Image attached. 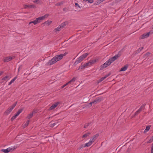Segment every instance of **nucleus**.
<instances>
[{
	"label": "nucleus",
	"mask_w": 153,
	"mask_h": 153,
	"mask_svg": "<svg viewBox=\"0 0 153 153\" xmlns=\"http://www.w3.org/2000/svg\"><path fill=\"white\" fill-rule=\"evenodd\" d=\"M67 24V22H65L62 23L60 25H59L57 28L54 29V31L55 32H56L57 31H60Z\"/></svg>",
	"instance_id": "20e7f679"
},
{
	"label": "nucleus",
	"mask_w": 153,
	"mask_h": 153,
	"mask_svg": "<svg viewBox=\"0 0 153 153\" xmlns=\"http://www.w3.org/2000/svg\"><path fill=\"white\" fill-rule=\"evenodd\" d=\"M92 144V143L91 142V141H89L88 143H85V146L88 147L90 146Z\"/></svg>",
	"instance_id": "412c9836"
},
{
	"label": "nucleus",
	"mask_w": 153,
	"mask_h": 153,
	"mask_svg": "<svg viewBox=\"0 0 153 153\" xmlns=\"http://www.w3.org/2000/svg\"><path fill=\"white\" fill-rule=\"evenodd\" d=\"M75 5L76 7H79L80 8H81L80 6L79 5V4L77 3H75Z\"/></svg>",
	"instance_id": "4c0bfd02"
},
{
	"label": "nucleus",
	"mask_w": 153,
	"mask_h": 153,
	"mask_svg": "<svg viewBox=\"0 0 153 153\" xmlns=\"http://www.w3.org/2000/svg\"><path fill=\"white\" fill-rule=\"evenodd\" d=\"M86 147L85 146V145L84 144H82L81 145L80 147L78 149H82L83 148H85Z\"/></svg>",
	"instance_id": "c85d7f7f"
},
{
	"label": "nucleus",
	"mask_w": 153,
	"mask_h": 153,
	"mask_svg": "<svg viewBox=\"0 0 153 153\" xmlns=\"http://www.w3.org/2000/svg\"><path fill=\"white\" fill-rule=\"evenodd\" d=\"M48 16V14H46L38 18H36L35 19H45L47 18Z\"/></svg>",
	"instance_id": "f8f14e48"
},
{
	"label": "nucleus",
	"mask_w": 153,
	"mask_h": 153,
	"mask_svg": "<svg viewBox=\"0 0 153 153\" xmlns=\"http://www.w3.org/2000/svg\"><path fill=\"white\" fill-rule=\"evenodd\" d=\"M91 134L90 132H88L85 134H84L82 137V138H86L89 135Z\"/></svg>",
	"instance_id": "a211bd4d"
},
{
	"label": "nucleus",
	"mask_w": 153,
	"mask_h": 153,
	"mask_svg": "<svg viewBox=\"0 0 153 153\" xmlns=\"http://www.w3.org/2000/svg\"><path fill=\"white\" fill-rule=\"evenodd\" d=\"M68 85V83H66L65 84H64V85H62V86L61 87V88H64V87H65V86H66V85Z\"/></svg>",
	"instance_id": "a19ab883"
},
{
	"label": "nucleus",
	"mask_w": 153,
	"mask_h": 153,
	"mask_svg": "<svg viewBox=\"0 0 153 153\" xmlns=\"http://www.w3.org/2000/svg\"><path fill=\"white\" fill-rule=\"evenodd\" d=\"M150 54V53H149V52H148V53H146V54H145V55L146 56H149Z\"/></svg>",
	"instance_id": "49530a36"
},
{
	"label": "nucleus",
	"mask_w": 153,
	"mask_h": 153,
	"mask_svg": "<svg viewBox=\"0 0 153 153\" xmlns=\"http://www.w3.org/2000/svg\"><path fill=\"white\" fill-rule=\"evenodd\" d=\"M52 122L51 121L50 123H49V126L50 127H51L52 128H53L54 127V126H55L57 123L58 122H56L55 123H52Z\"/></svg>",
	"instance_id": "2eb2a0df"
},
{
	"label": "nucleus",
	"mask_w": 153,
	"mask_h": 153,
	"mask_svg": "<svg viewBox=\"0 0 153 153\" xmlns=\"http://www.w3.org/2000/svg\"><path fill=\"white\" fill-rule=\"evenodd\" d=\"M92 103H92V102H91L90 103V104H92Z\"/></svg>",
	"instance_id": "6e6d98bb"
},
{
	"label": "nucleus",
	"mask_w": 153,
	"mask_h": 153,
	"mask_svg": "<svg viewBox=\"0 0 153 153\" xmlns=\"http://www.w3.org/2000/svg\"><path fill=\"white\" fill-rule=\"evenodd\" d=\"M143 47H142L141 48H139L137 51V53H139L140 52V51H141L143 49Z\"/></svg>",
	"instance_id": "cd10ccee"
},
{
	"label": "nucleus",
	"mask_w": 153,
	"mask_h": 153,
	"mask_svg": "<svg viewBox=\"0 0 153 153\" xmlns=\"http://www.w3.org/2000/svg\"><path fill=\"white\" fill-rule=\"evenodd\" d=\"M120 1H121V0H120Z\"/></svg>",
	"instance_id": "13d9d810"
},
{
	"label": "nucleus",
	"mask_w": 153,
	"mask_h": 153,
	"mask_svg": "<svg viewBox=\"0 0 153 153\" xmlns=\"http://www.w3.org/2000/svg\"><path fill=\"white\" fill-rule=\"evenodd\" d=\"M14 107V105L11 106V107L8 108V109L4 112V114L7 115L9 114L13 109Z\"/></svg>",
	"instance_id": "6e6552de"
},
{
	"label": "nucleus",
	"mask_w": 153,
	"mask_h": 153,
	"mask_svg": "<svg viewBox=\"0 0 153 153\" xmlns=\"http://www.w3.org/2000/svg\"><path fill=\"white\" fill-rule=\"evenodd\" d=\"M137 111L139 113H140L141 111V110H140L139 109Z\"/></svg>",
	"instance_id": "8fccbe9b"
},
{
	"label": "nucleus",
	"mask_w": 153,
	"mask_h": 153,
	"mask_svg": "<svg viewBox=\"0 0 153 153\" xmlns=\"http://www.w3.org/2000/svg\"><path fill=\"white\" fill-rule=\"evenodd\" d=\"M35 20L33 22H29V24L31 23H33L34 25H36L37 23L40 22V20Z\"/></svg>",
	"instance_id": "4468645a"
},
{
	"label": "nucleus",
	"mask_w": 153,
	"mask_h": 153,
	"mask_svg": "<svg viewBox=\"0 0 153 153\" xmlns=\"http://www.w3.org/2000/svg\"><path fill=\"white\" fill-rule=\"evenodd\" d=\"M33 114L32 113L30 114H29V119L32 117Z\"/></svg>",
	"instance_id": "c03bdc74"
},
{
	"label": "nucleus",
	"mask_w": 153,
	"mask_h": 153,
	"mask_svg": "<svg viewBox=\"0 0 153 153\" xmlns=\"http://www.w3.org/2000/svg\"><path fill=\"white\" fill-rule=\"evenodd\" d=\"M153 141V138L152 137L149 140L148 142V143H152Z\"/></svg>",
	"instance_id": "f704fd0d"
},
{
	"label": "nucleus",
	"mask_w": 153,
	"mask_h": 153,
	"mask_svg": "<svg viewBox=\"0 0 153 153\" xmlns=\"http://www.w3.org/2000/svg\"><path fill=\"white\" fill-rule=\"evenodd\" d=\"M85 65V67H87L88 66H90V64L89 63V62H87L85 64H84Z\"/></svg>",
	"instance_id": "58836bf2"
},
{
	"label": "nucleus",
	"mask_w": 153,
	"mask_h": 153,
	"mask_svg": "<svg viewBox=\"0 0 153 153\" xmlns=\"http://www.w3.org/2000/svg\"><path fill=\"white\" fill-rule=\"evenodd\" d=\"M110 75V74H108L105 75L104 76L102 77L103 80L105 79L108 76Z\"/></svg>",
	"instance_id": "a878e982"
},
{
	"label": "nucleus",
	"mask_w": 153,
	"mask_h": 153,
	"mask_svg": "<svg viewBox=\"0 0 153 153\" xmlns=\"http://www.w3.org/2000/svg\"><path fill=\"white\" fill-rule=\"evenodd\" d=\"M9 76H6L2 78V80L3 81L2 82L5 81H7V80H9Z\"/></svg>",
	"instance_id": "ddd939ff"
},
{
	"label": "nucleus",
	"mask_w": 153,
	"mask_h": 153,
	"mask_svg": "<svg viewBox=\"0 0 153 153\" xmlns=\"http://www.w3.org/2000/svg\"><path fill=\"white\" fill-rule=\"evenodd\" d=\"M33 2L34 3H36L39 4V3L40 1L39 0H35L33 1Z\"/></svg>",
	"instance_id": "72a5a7b5"
},
{
	"label": "nucleus",
	"mask_w": 153,
	"mask_h": 153,
	"mask_svg": "<svg viewBox=\"0 0 153 153\" xmlns=\"http://www.w3.org/2000/svg\"><path fill=\"white\" fill-rule=\"evenodd\" d=\"M104 0H100V1L101 2H102L103 1H104Z\"/></svg>",
	"instance_id": "5fc2aeb1"
},
{
	"label": "nucleus",
	"mask_w": 153,
	"mask_h": 153,
	"mask_svg": "<svg viewBox=\"0 0 153 153\" xmlns=\"http://www.w3.org/2000/svg\"><path fill=\"white\" fill-rule=\"evenodd\" d=\"M37 110H34L33 111L32 113H33V114H34L36 113H37Z\"/></svg>",
	"instance_id": "79ce46f5"
},
{
	"label": "nucleus",
	"mask_w": 153,
	"mask_h": 153,
	"mask_svg": "<svg viewBox=\"0 0 153 153\" xmlns=\"http://www.w3.org/2000/svg\"><path fill=\"white\" fill-rule=\"evenodd\" d=\"M60 103L59 102H58L53 105L49 108V110H51L56 107Z\"/></svg>",
	"instance_id": "9b49d317"
},
{
	"label": "nucleus",
	"mask_w": 153,
	"mask_h": 153,
	"mask_svg": "<svg viewBox=\"0 0 153 153\" xmlns=\"http://www.w3.org/2000/svg\"><path fill=\"white\" fill-rule=\"evenodd\" d=\"M17 102H15L14 104H13L12 106H13V105H14V107H13V108H15V106H16V104H17Z\"/></svg>",
	"instance_id": "de8ad7c7"
},
{
	"label": "nucleus",
	"mask_w": 153,
	"mask_h": 153,
	"mask_svg": "<svg viewBox=\"0 0 153 153\" xmlns=\"http://www.w3.org/2000/svg\"><path fill=\"white\" fill-rule=\"evenodd\" d=\"M85 65H83L82 66H80L79 68V69H83V68H84L85 67Z\"/></svg>",
	"instance_id": "c9c22d12"
},
{
	"label": "nucleus",
	"mask_w": 153,
	"mask_h": 153,
	"mask_svg": "<svg viewBox=\"0 0 153 153\" xmlns=\"http://www.w3.org/2000/svg\"><path fill=\"white\" fill-rule=\"evenodd\" d=\"M122 50V49L117 54L115 55L114 56L110 58L105 62L101 65L100 67V70H102L107 66L110 65L114 61L120 57L121 55V51Z\"/></svg>",
	"instance_id": "f257e3e1"
},
{
	"label": "nucleus",
	"mask_w": 153,
	"mask_h": 153,
	"mask_svg": "<svg viewBox=\"0 0 153 153\" xmlns=\"http://www.w3.org/2000/svg\"><path fill=\"white\" fill-rule=\"evenodd\" d=\"M63 4V2L61 1L60 2H58L55 5L56 6H59Z\"/></svg>",
	"instance_id": "bb28decb"
},
{
	"label": "nucleus",
	"mask_w": 153,
	"mask_h": 153,
	"mask_svg": "<svg viewBox=\"0 0 153 153\" xmlns=\"http://www.w3.org/2000/svg\"><path fill=\"white\" fill-rule=\"evenodd\" d=\"M150 128V126H147L146 127V129H145V130L144 131V132H146L148 131L149 130Z\"/></svg>",
	"instance_id": "b1692460"
},
{
	"label": "nucleus",
	"mask_w": 153,
	"mask_h": 153,
	"mask_svg": "<svg viewBox=\"0 0 153 153\" xmlns=\"http://www.w3.org/2000/svg\"><path fill=\"white\" fill-rule=\"evenodd\" d=\"M36 7V6L33 4L29 5V8H35Z\"/></svg>",
	"instance_id": "7c9ffc66"
},
{
	"label": "nucleus",
	"mask_w": 153,
	"mask_h": 153,
	"mask_svg": "<svg viewBox=\"0 0 153 153\" xmlns=\"http://www.w3.org/2000/svg\"><path fill=\"white\" fill-rule=\"evenodd\" d=\"M103 100V97H100L96 98L95 100L92 102L93 104H95L101 102Z\"/></svg>",
	"instance_id": "39448f33"
},
{
	"label": "nucleus",
	"mask_w": 153,
	"mask_h": 153,
	"mask_svg": "<svg viewBox=\"0 0 153 153\" xmlns=\"http://www.w3.org/2000/svg\"><path fill=\"white\" fill-rule=\"evenodd\" d=\"M146 105V104H143L140 108H139L141 111L143 110H144L145 108V106Z\"/></svg>",
	"instance_id": "aec40b11"
},
{
	"label": "nucleus",
	"mask_w": 153,
	"mask_h": 153,
	"mask_svg": "<svg viewBox=\"0 0 153 153\" xmlns=\"http://www.w3.org/2000/svg\"><path fill=\"white\" fill-rule=\"evenodd\" d=\"M89 123H85L84 125V128H86L88 127V126L89 125Z\"/></svg>",
	"instance_id": "e433bc0d"
},
{
	"label": "nucleus",
	"mask_w": 153,
	"mask_h": 153,
	"mask_svg": "<svg viewBox=\"0 0 153 153\" xmlns=\"http://www.w3.org/2000/svg\"><path fill=\"white\" fill-rule=\"evenodd\" d=\"M66 8H63V10L64 11H66Z\"/></svg>",
	"instance_id": "864d4df0"
},
{
	"label": "nucleus",
	"mask_w": 153,
	"mask_h": 153,
	"mask_svg": "<svg viewBox=\"0 0 153 153\" xmlns=\"http://www.w3.org/2000/svg\"><path fill=\"white\" fill-rule=\"evenodd\" d=\"M52 22V21H49L45 22V25H49Z\"/></svg>",
	"instance_id": "4be33fe9"
},
{
	"label": "nucleus",
	"mask_w": 153,
	"mask_h": 153,
	"mask_svg": "<svg viewBox=\"0 0 153 153\" xmlns=\"http://www.w3.org/2000/svg\"><path fill=\"white\" fill-rule=\"evenodd\" d=\"M99 134H97L94 135L93 136L90 140V141H91V142L93 143L97 139L99 136Z\"/></svg>",
	"instance_id": "1a4fd4ad"
},
{
	"label": "nucleus",
	"mask_w": 153,
	"mask_h": 153,
	"mask_svg": "<svg viewBox=\"0 0 153 153\" xmlns=\"http://www.w3.org/2000/svg\"><path fill=\"white\" fill-rule=\"evenodd\" d=\"M17 116L15 115L12 117L11 118V121H13V120L15 119Z\"/></svg>",
	"instance_id": "473e14b6"
},
{
	"label": "nucleus",
	"mask_w": 153,
	"mask_h": 153,
	"mask_svg": "<svg viewBox=\"0 0 153 153\" xmlns=\"http://www.w3.org/2000/svg\"><path fill=\"white\" fill-rule=\"evenodd\" d=\"M17 76L14 77L10 81L12 83H13L15 80L17 79Z\"/></svg>",
	"instance_id": "2f4dec72"
},
{
	"label": "nucleus",
	"mask_w": 153,
	"mask_h": 153,
	"mask_svg": "<svg viewBox=\"0 0 153 153\" xmlns=\"http://www.w3.org/2000/svg\"><path fill=\"white\" fill-rule=\"evenodd\" d=\"M23 110V109H21L19 110L15 115L17 117L22 111Z\"/></svg>",
	"instance_id": "6ab92c4d"
},
{
	"label": "nucleus",
	"mask_w": 153,
	"mask_h": 153,
	"mask_svg": "<svg viewBox=\"0 0 153 153\" xmlns=\"http://www.w3.org/2000/svg\"><path fill=\"white\" fill-rule=\"evenodd\" d=\"M84 1H88V3H92L94 1L93 0H83Z\"/></svg>",
	"instance_id": "393cba45"
},
{
	"label": "nucleus",
	"mask_w": 153,
	"mask_h": 153,
	"mask_svg": "<svg viewBox=\"0 0 153 153\" xmlns=\"http://www.w3.org/2000/svg\"><path fill=\"white\" fill-rule=\"evenodd\" d=\"M128 67V66L127 65H125L123 67H122L121 70H120V71H126Z\"/></svg>",
	"instance_id": "dca6fc26"
},
{
	"label": "nucleus",
	"mask_w": 153,
	"mask_h": 153,
	"mask_svg": "<svg viewBox=\"0 0 153 153\" xmlns=\"http://www.w3.org/2000/svg\"><path fill=\"white\" fill-rule=\"evenodd\" d=\"M28 7V5H25V8H27Z\"/></svg>",
	"instance_id": "603ef678"
},
{
	"label": "nucleus",
	"mask_w": 153,
	"mask_h": 153,
	"mask_svg": "<svg viewBox=\"0 0 153 153\" xmlns=\"http://www.w3.org/2000/svg\"><path fill=\"white\" fill-rule=\"evenodd\" d=\"M103 80L102 79V78H101L100 79H99L98 80V83H100V82H101Z\"/></svg>",
	"instance_id": "37998d69"
},
{
	"label": "nucleus",
	"mask_w": 153,
	"mask_h": 153,
	"mask_svg": "<svg viewBox=\"0 0 153 153\" xmlns=\"http://www.w3.org/2000/svg\"><path fill=\"white\" fill-rule=\"evenodd\" d=\"M15 56H8L5 58L4 59V62H8L12 59L15 58Z\"/></svg>",
	"instance_id": "423d86ee"
},
{
	"label": "nucleus",
	"mask_w": 153,
	"mask_h": 153,
	"mask_svg": "<svg viewBox=\"0 0 153 153\" xmlns=\"http://www.w3.org/2000/svg\"><path fill=\"white\" fill-rule=\"evenodd\" d=\"M67 54L66 53H65L64 54H61L56 56L47 62V64L48 65H51L55 63L61 59L63 58V57L65 56Z\"/></svg>",
	"instance_id": "f03ea898"
},
{
	"label": "nucleus",
	"mask_w": 153,
	"mask_h": 153,
	"mask_svg": "<svg viewBox=\"0 0 153 153\" xmlns=\"http://www.w3.org/2000/svg\"><path fill=\"white\" fill-rule=\"evenodd\" d=\"M151 153H153V143L152 144Z\"/></svg>",
	"instance_id": "ea45409f"
},
{
	"label": "nucleus",
	"mask_w": 153,
	"mask_h": 153,
	"mask_svg": "<svg viewBox=\"0 0 153 153\" xmlns=\"http://www.w3.org/2000/svg\"><path fill=\"white\" fill-rule=\"evenodd\" d=\"M14 149L12 148H8L6 149H2L1 152H4V153H8L10 152H12L13 151Z\"/></svg>",
	"instance_id": "0eeeda50"
},
{
	"label": "nucleus",
	"mask_w": 153,
	"mask_h": 153,
	"mask_svg": "<svg viewBox=\"0 0 153 153\" xmlns=\"http://www.w3.org/2000/svg\"><path fill=\"white\" fill-rule=\"evenodd\" d=\"M139 114V113L137 111H136L134 114V116H135Z\"/></svg>",
	"instance_id": "a18cd8bd"
},
{
	"label": "nucleus",
	"mask_w": 153,
	"mask_h": 153,
	"mask_svg": "<svg viewBox=\"0 0 153 153\" xmlns=\"http://www.w3.org/2000/svg\"><path fill=\"white\" fill-rule=\"evenodd\" d=\"M12 83L11 81H10V82H9L8 85H11Z\"/></svg>",
	"instance_id": "3c124183"
},
{
	"label": "nucleus",
	"mask_w": 153,
	"mask_h": 153,
	"mask_svg": "<svg viewBox=\"0 0 153 153\" xmlns=\"http://www.w3.org/2000/svg\"><path fill=\"white\" fill-rule=\"evenodd\" d=\"M29 124V120H27V121L26 123L23 126V128H25Z\"/></svg>",
	"instance_id": "c756f323"
},
{
	"label": "nucleus",
	"mask_w": 153,
	"mask_h": 153,
	"mask_svg": "<svg viewBox=\"0 0 153 153\" xmlns=\"http://www.w3.org/2000/svg\"><path fill=\"white\" fill-rule=\"evenodd\" d=\"M152 137L153 138V136Z\"/></svg>",
	"instance_id": "4d7b16f0"
},
{
	"label": "nucleus",
	"mask_w": 153,
	"mask_h": 153,
	"mask_svg": "<svg viewBox=\"0 0 153 153\" xmlns=\"http://www.w3.org/2000/svg\"><path fill=\"white\" fill-rule=\"evenodd\" d=\"M76 80V78L75 77H74L73 79H72L71 80H70L67 83H68V85L69 84H71L72 82H74Z\"/></svg>",
	"instance_id": "f3484780"
},
{
	"label": "nucleus",
	"mask_w": 153,
	"mask_h": 153,
	"mask_svg": "<svg viewBox=\"0 0 153 153\" xmlns=\"http://www.w3.org/2000/svg\"><path fill=\"white\" fill-rule=\"evenodd\" d=\"M150 32H149L147 33H145L142 35L140 37L141 39H144L147 38L149 36Z\"/></svg>",
	"instance_id": "9d476101"
},
{
	"label": "nucleus",
	"mask_w": 153,
	"mask_h": 153,
	"mask_svg": "<svg viewBox=\"0 0 153 153\" xmlns=\"http://www.w3.org/2000/svg\"><path fill=\"white\" fill-rule=\"evenodd\" d=\"M4 72L3 71H0V76H1L3 73Z\"/></svg>",
	"instance_id": "09e8293b"
},
{
	"label": "nucleus",
	"mask_w": 153,
	"mask_h": 153,
	"mask_svg": "<svg viewBox=\"0 0 153 153\" xmlns=\"http://www.w3.org/2000/svg\"><path fill=\"white\" fill-rule=\"evenodd\" d=\"M88 54H89L87 53H85L77 58L74 63L75 65L81 62Z\"/></svg>",
	"instance_id": "7ed1b4c3"
},
{
	"label": "nucleus",
	"mask_w": 153,
	"mask_h": 153,
	"mask_svg": "<svg viewBox=\"0 0 153 153\" xmlns=\"http://www.w3.org/2000/svg\"><path fill=\"white\" fill-rule=\"evenodd\" d=\"M96 62V60H91L89 61V63L90 64V65H91L92 64H94Z\"/></svg>",
	"instance_id": "5701e85b"
}]
</instances>
